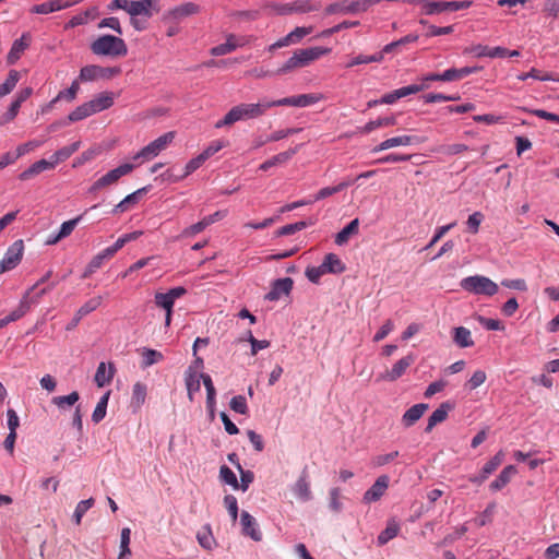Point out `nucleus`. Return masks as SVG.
Returning <instances> with one entry per match:
<instances>
[{
    "label": "nucleus",
    "mask_w": 559,
    "mask_h": 559,
    "mask_svg": "<svg viewBox=\"0 0 559 559\" xmlns=\"http://www.w3.org/2000/svg\"><path fill=\"white\" fill-rule=\"evenodd\" d=\"M472 5V1H430L424 4V12L427 15H433L443 11H459L467 9Z\"/></svg>",
    "instance_id": "f8f14e48"
},
{
    "label": "nucleus",
    "mask_w": 559,
    "mask_h": 559,
    "mask_svg": "<svg viewBox=\"0 0 559 559\" xmlns=\"http://www.w3.org/2000/svg\"><path fill=\"white\" fill-rule=\"evenodd\" d=\"M115 94L112 92H103L90 100L93 114L100 112L114 105Z\"/></svg>",
    "instance_id": "393cba45"
},
{
    "label": "nucleus",
    "mask_w": 559,
    "mask_h": 559,
    "mask_svg": "<svg viewBox=\"0 0 559 559\" xmlns=\"http://www.w3.org/2000/svg\"><path fill=\"white\" fill-rule=\"evenodd\" d=\"M428 409V404L419 403L413 405L411 408H408L403 417L402 423L405 427L413 426L416 421H418L421 416L425 414V412Z\"/></svg>",
    "instance_id": "bb28decb"
},
{
    "label": "nucleus",
    "mask_w": 559,
    "mask_h": 559,
    "mask_svg": "<svg viewBox=\"0 0 559 559\" xmlns=\"http://www.w3.org/2000/svg\"><path fill=\"white\" fill-rule=\"evenodd\" d=\"M331 52L330 48L325 47H309L304 49H297L294 51L281 68L277 69L276 74H287L296 69L305 68L311 64L313 61Z\"/></svg>",
    "instance_id": "f257e3e1"
},
{
    "label": "nucleus",
    "mask_w": 559,
    "mask_h": 559,
    "mask_svg": "<svg viewBox=\"0 0 559 559\" xmlns=\"http://www.w3.org/2000/svg\"><path fill=\"white\" fill-rule=\"evenodd\" d=\"M418 39V35L415 34H408L399 40L392 41L390 44H386L380 52H382V58L384 57V53H390L394 51L397 47H401L406 44L415 43Z\"/></svg>",
    "instance_id": "09e8293b"
},
{
    "label": "nucleus",
    "mask_w": 559,
    "mask_h": 559,
    "mask_svg": "<svg viewBox=\"0 0 559 559\" xmlns=\"http://www.w3.org/2000/svg\"><path fill=\"white\" fill-rule=\"evenodd\" d=\"M423 83L427 84L429 81H444V82H452L455 81V74L453 71V68L445 70L442 73H431L423 79Z\"/></svg>",
    "instance_id": "4d7b16f0"
},
{
    "label": "nucleus",
    "mask_w": 559,
    "mask_h": 559,
    "mask_svg": "<svg viewBox=\"0 0 559 559\" xmlns=\"http://www.w3.org/2000/svg\"><path fill=\"white\" fill-rule=\"evenodd\" d=\"M204 156L200 153L197 157L190 159L186 166L185 171L180 176H177L174 181L182 180L183 178L188 177L192 173H194L197 169H199L204 163H205Z\"/></svg>",
    "instance_id": "a18cd8bd"
},
{
    "label": "nucleus",
    "mask_w": 559,
    "mask_h": 559,
    "mask_svg": "<svg viewBox=\"0 0 559 559\" xmlns=\"http://www.w3.org/2000/svg\"><path fill=\"white\" fill-rule=\"evenodd\" d=\"M121 72L119 67H100L96 64L85 66L80 70L79 80L81 82H94L99 79L108 80Z\"/></svg>",
    "instance_id": "1a4fd4ad"
},
{
    "label": "nucleus",
    "mask_w": 559,
    "mask_h": 559,
    "mask_svg": "<svg viewBox=\"0 0 559 559\" xmlns=\"http://www.w3.org/2000/svg\"><path fill=\"white\" fill-rule=\"evenodd\" d=\"M81 146V142L76 141L70 145L63 146L60 150L56 151L51 156L50 160L53 163L56 167L59 163L67 160L73 153H75Z\"/></svg>",
    "instance_id": "473e14b6"
},
{
    "label": "nucleus",
    "mask_w": 559,
    "mask_h": 559,
    "mask_svg": "<svg viewBox=\"0 0 559 559\" xmlns=\"http://www.w3.org/2000/svg\"><path fill=\"white\" fill-rule=\"evenodd\" d=\"M299 147H300V145H297V146H295L293 148H289L286 152H282V153L277 154V155H274L270 159H267L264 163H262L259 168L261 170H263V171H266L271 167H274L276 165H282V164L287 163L298 152Z\"/></svg>",
    "instance_id": "a878e982"
},
{
    "label": "nucleus",
    "mask_w": 559,
    "mask_h": 559,
    "mask_svg": "<svg viewBox=\"0 0 559 559\" xmlns=\"http://www.w3.org/2000/svg\"><path fill=\"white\" fill-rule=\"evenodd\" d=\"M130 540H131V530L129 527H123L121 530L120 535V552L117 559H130L131 550H130Z\"/></svg>",
    "instance_id": "a19ab883"
},
{
    "label": "nucleus",
    "mask_w": 559,
    "mask_h": 559,
    "mask_svg": "<svg viewBox=\"0 0 559 559\" xmlns=\"http://www.w3.org/2000/svg\"><path fill=\"white\" fill-rule=\"evenodd\" d=\"M104 261L105 260L103 259V257L99 253H97L95 257H93V259L90 261V263L85 267V270L82 274V278H88L92 274H94L98 269L102 267Z\"/></svg>",
    "instance_id": "69168bd1"
},
{
    "label": "nucleus",
    "mask_w": 559,
    "mask_h": 559,
    "mask_svg": "<svg viewBox=\"0 0 559 559\" xmlns=\"http://www.w3.org/2000/svg\"><path fill=\"white\" fill-rule=\"evenodd\" d=\"M312 27L298 26L284 36L287 46L296 45L302 40L304 37L311 34Z\"/></svg>",
    "instance_id": "37998d69"
},
{
    "label": "nucleus",
    "mask_w": 559,
    "mask_h": 559,
    "mask_svg": "<svg viewBox=\"0 0 559 559\" xmlns=\"http://www.w3.org/2000/svg\"><path fill=\"white\" fill-rule=\"evenodd\" d=\"M518 473L516 467L514 465H508L506 466L498 477L491 481L490 489L493 491L501 490L503 487H506L511 478Z\"/></svg>",
    "instance_id": "7c9ffc66"
},
{
    "label": "nucleus",
    "mask_w": 559,
    "mask_h": 559,
    "mask_svg": "<svg viewBox=\"0 0 559 559\" xmlns=\"http://www.w3.org/2000/svg\"><path fill=\"white\" fill-rule=\"evenodd\" d=\"M91 50L96 56L124 57L128 53V47L124 40L119 36L102 35L91 44Z\"/></svg>",
    "instance_id": "f03ea898"
},
{
    "label": "nucleus",
    "mask_w": 559,
    "mask_h": 559,
    "mask_svg": "<svg viewBox=\"0 0 559 559\" xmlns=\"http://www.w3.org/2000/svg\"><path fill=\"white\" fill-rule=\"evenodd\" d=\"M201 7L194 2H185L165 12L163 21L168 23H179L183 19L199 14Z\"/></svg>",
    "instance_id": "9b49d317"
},
{
    "label": "nucleus",
    "mask_w": 559,
    "mask_h": 559,
    "mask_svg": "<svg viewBox=\"0 0 559 559\" xmlns=\"http://www.w3.org/2000/svg\"><path fill=\"white\" fill-rule=\"evenodd\" d=\"M263 107L261 102L257 104H239L237 106H234L225 116L223 119L218 120L215 123L216 129H221L227 126H231L235 122L241 121V120H248V119H254L258 117L263 116Z\"/></svg>",
    "instance_id": "7ed1b4c3"
},
{
    "label": "nucleus",
    "mask_w": 559,
    "mask_h": 559,
    "mask_svg": "<svg viewBox=\"0 0 559 559\" xmlns=\"http://www.w3.org/2000/svg\"><path fill=\"white\" fill-rule=\"evenodd\" d=\"M271 9L278 15L302 14L318 11L320 3L312 2L311 0H295L287 3H273Z\"/></svg>",
    "instance_id": "0eeeda50"
},
{
    "label": "nucleus",
    "mask_w": 559,
    "mask_h": 559,
    "mask_svg": "<svg viewBox=\"0 0 559 559\" xmlns=\"http://www.w3.org/2000/svg\"><path fill=\"white\" fill-rule=\"evenodd\" d=\"M221 479L231 486L234 489H239V483L235 473L226 465H223L219 469Z\"/></svg>",
    "instance_id": "13d9d810"
},
{
    "label": "nucleus",
    "mask_w": 559,
    "mask_h": 559,
    "mask_svg": "<svg viewBox=\"0 0 559 559\" xmlns=\"http://www.w3.org/2000/svg\"><path fill=\"white\" fill-rule=\"evenodd\" d=\"M156 0H128L124 10L130 15V24L138 32H142L147 26V20L153 16V7Z\"/></svg>",
    "instance_id": "20e7f679"
},
{
    "label": "nucleus",
    "mask_w": 559,
    "mask_h": 559,
    "mask_svg": "<svg viewBox=\"0 0 559 559\" xmlns=\"http://www.w3.org/2000/svg\"><path fill=\"white\" fill-rule=\"evenodd\" d=\"M99 15L98 7L94 5L79 14L73 15L66 24L64 29L74 28L76 26L85 25L91 21H94Z\"/></svg>",
    "instance_id": "4be33fe9"
},
{
    "label": "nucleus",
    "mask_w": 559,
    "mask_h": 559,
    "mask_svg": "<svg viewBox=\"0 0 559 559\" xmlns=\"http://www.w3.org/2000/svg\"><path fill=\"white\" fill-rule=\"evenodd\" d=\"M53 163L50 159H40L32 164L27 169L19 175V178L23 181L29 180L33 177L39 175L43 171L53 169Z\"/></svg>",
    "instance_id": "b1692460"
},
{
    "label": "nucleus",
    "mask_w": 559,
    "mask_h": 559,
    "mask_svg": "<svg viewBox=\"0 0 559 559\" xmlns=\"http://www.w3.org/2000/svg\"><path fill=\"white\" fill-rule=\"evenodd\" d=\"M369 9L367 0H354L346 2V5L342 9V13L356 14L359 12H366Z\"/></svg>",
    "instance_id": "6e6d98bb"
},
{
    "label": "nucleus",
    "mask_w": 559,
    "mask_h": 559,
    "mask_svg": "<svg viewBox=\"0 0 559 559\" xmlns=\"http://www.w3.org/2000/svg\"><path fill=\"white\" fill-rule=\"evenodd\" d=\"M205 373H198L194 370L193 366H189L185 372V383L188 392V399L190 402H193L194 394L198 393L201 389V380L203 381V377Z\"/></svg>",
    "instance_id": "a211bd4d"
},
{
    "label": "nucleus",
    "mask_w": 559,
    "mask_h": 559,
    "mask_svg": "<svg viewBox=\"0 0 559 559\" xmlns=\"http://www.w3.org/2000/svg\"><path fill=\"white\" fill-rule=\"evenodd\" d=\"M35 301L29 298V292H26L22 297L19 307L11 311L8 316L0 319V329L4 328L7 324L14 322L21 319L31 308V302Z\"/></svg>",
    "instance_id": "aec40b11"
},
{
    "label": "nucleus",
    "mask_w": 559,
    "mask_h": 559,
    "mask_svg": "<svg viewBox=\"0 0 559 559\" xmlns=\"http://www.w3.org/2000/svg\"><path fill=\"white\" fill-rule=\"evenodd\" d=\"M503 461V452L499 451L492 459H490L481 469L479 481H484L487 477L495 472Z\"/></svg>",
    "instance_id": "c03bdc74"
},
{
    "label": "nucleus",
    "mask_w": 559,
    "mask_h": 559,
    "mask_svg": "<svg viewBox=\"0 0 559 559\" xmlns=\"http://www.w3.org/2000/svg\"><path fill=\"white\" fill-rule=\"evenodd\" d=\"M240 524L243 535L249 536L255 542H260L262 539V533L258 527V523L249 512H241Z\"/></svg>",
    "instance_id": "412c9836"
},
{
    "label": "nucleus",
    "mask_w": 559,
    "mask_h": 559,
    "mask_svg": "<svg viewBox=\"0 0 559 559\" xmlns=\"http://www.w3.org/2000/svg\"><path fill=\"white\" fill-rule=\"evenodd\" d=\"M203 384L206 390V408L209 411L210 417L213 419L215 416L216 390L210 376L203 377Z\"/></svg>",
    "instance_id": "2f4dec72"
},
{
    "label": "nucleus",
    "mask_w": 559,
    "mask_h": 559,
    "mask_svg": "<svg viewBox=\"0 0 559 559\" xmlns=\"http://www.w3.org/2000/svg\"><path fill=\"white\" fill-rule=\"evenodd\" d=\"M460 286L463 290L474 294L484 295L491 297L499 290V286L491 281L489 277L484 275H473L464 277L460 282Z\"/></svg>",
    "instance_id": "39448f33"
},
{
    "label": "nucleus",
    "mask_w": 559,
    "mask_h": 559,
    "mask_svg": "<svg viewBox=\"0 0 559 559\" xmlns=\"http://www.w3.org/2000/svg\"><path fill=\"white\" fill-rule=\"evenodd\" d=\"M390 478L388 475L379 476L372 486L364 493L362 501L372 503L381 499L389 487Z\"/></svg>",
    "instance_id": "2eb2a0df"
},
{
    "label": "nucleus",
    "mask_w": 559,
    "mask_h": 559,
    "mask_svg": "<svg viewBox=\"0 0 559 559\" xmlns=\"http://www.w3.org/2000/svg\"><path fill=\"white\" fill-rule=\"evenodd\" d=\"M94 115L91 108L90 102H86L80 106H78L73 111H71L68 116V120L70 122H75L83 120L90 116Z\"/></svg>",
    "instance_id": "49530a36"
},
{
    "label": "nucleus",
    "mask_w": 559,
    "mask_h": 559,
    "mask_svg": "<svg viewBox=\"0 0 559 559\" xmlns=\"http://www.w3.org/2000/svg\"><path fill=\"white\" fill-rule=\"evenodd\" d=\"M294 282L290 277L278 278L273 282L271 290L265 295V299L276 301L283 296L289 295L293 289Z\"/></svg>",
    "instance_id": "dca6fc26"
},
{
    "label": "nucleus",
    "mask_w": 559,
    "mask_h": 559,
    "mask_svg": "<svg viewBox=\"0 0 559 559\" xmlns=\"http://www.w3.org/2000/svg\"><path fill=\"white\" fill-rule=\"evenodd\" d=\"M292 491L295 495V497L302 502H307L312 499L310 481L308 479V473L306 469L301 472L299 478L292 487Z\"/></svg>",
    "instance_id": "6ab92c4d"
},
{
    "label": "nucleus",
    "mask_w": 559,
    "mask_h": 559,
    "mask_svg": "<svg viewBox=\"0 0 559 559\" xmlns=\"http://www.w3.org/2000/svg\"><path fill=\"white\" fill-rule=\"evenodd\" d=\"M348 182H341L338 183L337 186H334V187H325V188H322L318 191V193L313 197V199H311L312 203L313 202H317V201H320L322 199H325L330 195H333L335 193H338L341 192L342 190H344L345 188L348 187Z\"/></svg>",
    "instance_id": "603ef678"
},
{
    "label": "nucleus",
    "mask_w": 559,
    "mask_h": 559,
    "mask_svg": "<svg viewBox=\"0 0 559 559\" xmlns=\"http://www.w3.org/2000/svg\"><path fill=\"white\" fill-rule=\"evenodd\" d=\"M142 358V367L147 368L154 364L162 361L164 356L160 352L156 349L143 348Z\"/></svg>",
    "instance_id": "8fccbe9b"
},
{
    "label": "nucleus",
    "mask_w": 559,
    "mask_h": 559,
    "mask_svg": "<svg viewBox=\"0 0 559 559\" xmlns=\"http://www.w3.org/2000/svg\"><path fill=\"white\" fill-rule=\"evenodd\" d=\"M453 342L461 348L474 345L471 331L464 326H457L453 330Z\"/></svg>",
    "instance_id": "72a5a7b5"
},
{
    "label": "nucleus",
    "mask_w": 559,
    "mask_h": 559,
    "mask_svg": "<svg viewBox=\"0 0 559 559\" xmlns=\"http://www.w3.org/2000/svg\"><path fill=\"white\" fill-rule=\"evenodd\" d=\"M229 406L234 412L240 415H247L248 413L247 400L243 395L234 396L230 400Z\"/></svg>",
    "instance_id": "0e129e2a"
},
{
    "label": "nucleus",
    "mask_w": 559,
    "mask_h": 559,
    "mask_svg": "<svg viewBox=\"0 0 559 559\" xmlns=\"http://www.w3.org/2000/svg\"><path fill=\"white\" fill-rule=\"evenodd\" d=\"M465 55H473L476 58L489 57V58H506L508 49L504 47H489L486 45L477 44L471 47H466L463 50Z\"/></svg>",
    "instance_id": "ddd939ff"
},
{
    "label": "nucleus",
    "mask_w": 559,
    "mask_h": 559,
    "mask_svg": "<svg viewBox=\"0 0 559 559\" xmlns=\"http://www.w3.org/2000/svg\"><path fill=\"white\" fill-rule=\"evenodd\" d=\"M396 124V117L390 116V117H381L376 120H371L368 123H366L361 129V133H370L376 129L379 128H385V127H392Z\"/></svg>",
    "instance_id": "c9c22d12"
},
{
    "label": "nucleus",
    "mask_w": 559,
    "mask_h": 559,
    "mask_svg": "<svg viewBox=\"0 0 559 559\" xmlns=\"http://www.w3.org/2000/svg\"><path fill=\"white\" fill-rule=\"evenodd\" d=\"M175 132L169 131L158 136L147 145H145L142 150H140L134 156V160H140V163L148 162L156 157L160 152L167 148V146L174 141Z\"/></svg>",
    "instance_id": "423d86ee"
},
{
    "label": "nucleus",
    "mask_w": 559,
    "mask_h": 559,
    "mask_svg": "<svg viewBox=\"0 0 559 559\" xmlns=\"http://www.w3.org/2000/svg\"><path fill=\"white\" fill-rule=\"evenodd\" d=\"M94 499L90 498L86 500H82L76 504L73 513V520L75 524H81L82 518L94 506Z\"/></svg>",
    "instance_id": "864d4df0"
},
{
    "label": "nucleus",
    "mask_w": 559,
    "mask_h": 559,
    "mask_svg": "<svg viewBox=\"0 0 559 559\" xmlns=\"http://www.w3.org/2000/svg\"><path fill=\"white\" fill-rule=\"evenodd\" d=\"M115 374V367L112 364L100 362L95 373V382L97 386L103 388L110 383Z\"/></svg>",
    "instance_id": "cd10ccee"
},
{
    "label": "nucleus",
    "mask_w": 559,
    "mask_h": 559,
    "mask_svg": "<svg viewBox=\"0 0 559 559\" xmlns=\"http://www.w3.org/2000/svg\"><path fill=\"white\" fill-rule=\"evenodd\" d=\"M197 539L201 547L204 549H212L214 545V538L209 526L204 527L203 531L198 532Z\"/></svg>",
    "instance_id": "bf43d9fd"
},
{
    "label": "nucleus",
    "mask_w": 559,
    "mask_h": 559,
    "mask_svg": "<svg viewBox=\"0 0 559 559\" xmlns=\"http://www.w3.org/2000/svg\"><path fill=\"white\" fill-rule=\"evenodd\" d=\"M237 469L240 473L239 488L242 491H246L249 488L250 484L253 481L254 475L251 471L243 469L240 463H237Z\"/></svg>",
    "instance_id": "338daca9"
},
{
    "label": "nucleus",
    "mask_w": 559,
    "mask_h": 559,
    "mask_svg": "<svg viewBox=\"0 0 559 559\" xmlns=\"http://www.w3.org/2000/svg\"><path fill=\"white\" fill-rule=\"evenodd\" d=\"M415 360H416V357L414 354L406 355L405 357L397 360L393 365L391 370H388L384 373H382L380 376V379L391 381V382L396 381L399 378H401L406 372V370L415 362Z\"/></svg>",
    "instance_id": "4468645a"
},
{
    "label": "nucleus",
    "mask_w": 559,
    "mask_h": 559,
    "mask_svg": "<svg viewBox=\"0 0 559 559\" xmlns=\"http://www.w3.org/2000/svg\"><path fill=\"white\" fill-rule=\"evenodd\" d=\"M134 168L132 164H122L115 169L109 170L107 174L98 178L90 188V192L94 193L112 185H116L119 179L130 174Z\"/></svg>",
    "instance_id": "6e6552de"
},
{
    "label": "nucleus",
    "mask_w": 559,
    "mask_h": 559,
    "mask_svg": "<svg viewBox=\"0 0 559 559\" xmlns=\"http://www.w3.org/2000/svg\"><path fill=\"white\" fill-rule=\"evenodd\" d=\"M154 301L158 308L164 309L166 312H173L175 301L167 295V293H156Z\"/></svg>",
    "instance_id": "052dcab7"
},
{
    "label": "nucleus",
    "mask_w": 559,
    "mask_h": 559,
    "mask_svg": "<svg viewBox=\"0 0 559 559\" xmlns=\"http://www.w3.org/2000/svg\"><path fill=\"white\" fill-rule=\"evenodd\" d=\"M453 408L454 404L451 402L441 403L440 406L437 409H435L432 414L429 416L427 427L425 430L429 432L436 425L444 421L448 417L449 412L452 411Z\"/></svg>",
    "instance_id": "5701e85b"
},
{
    "label": "nucleus",
    "mask_w": 559,
    "mask_h": 559,
    "mask_svg": "<svg viewBox=\"0 0 559 559\" xmlns=\"http://www.w3.org/2000/svg\"><path fill=\"white\" fill-rule=\"evenodd\" d=\"M79 81V79L74 80L69 88L60 91L57 95V99H67L68 102L74 100L80 90Z\"/></svg>",
    "instance_id": "e2e57ef3"
},
{
    "label": "nucleus",
    "mask_w": 559,
    "mask_h": 559,
    "mask_svg": "<svg viewBox=\"0 0 559 559\" xmlns=\"http://www.w3.org/2000/svg\"><path fill=\"white\" fill-rule=\"evenodd\" d=\"M144 192H146V188H141L127 195L112 209V214L122 213L129 210L131 205H134L138 202L139 197Z\"/></svg>",
    "instance_id": "58836bf2"
},
{
    "label": "nucleus",
    "mask_w": 559,
    "mask_h": 559,
    "mask_svg": "<svg viewBox=\"0 0 559 559\" xmlns=\"http://www.w3.org/2000/svg\"><path fill=\"white\" fill-rule=\"evenodd\" d=\"M326 273L338 274L345 271L342 260L334 253H328L321 263Z\"/></svg>",
    "instance_id": "f704fd0d"
},
{
    "label": "nucleus",
    "mask_w": 559,
    "mask_h": 559,
    "mask_svg": "<svg viewBox=\"0 0 559 559\" xmlns=\"http://www.w3.org/2000/svg\"><path fill=\"white\" fill-rule=\"evenodd\" d=\"M103 302L102 296H95L88 299L84 305L79 308L80 316H87L88 313L95 311Z\"/></svg>",
    "instance_id": "680f3d73"
},
{
    "label": "nucleus",
    "mask_w": 559,
    "mask_h": 559,
    "mask_svg": "<svg viewBox=\"0 0 559 559\" xmlns=\"http://www.w3.org/2000/svg\"><path fill=\"white\" fill-rule=\"evenodd\" d=\"M63 9V0H51L33 5L31 12L34 14H49Z\"/></svg>",
    "instance_id": "e433bc0d"
},
{
    "label": "nucleus",
    "mask_w": 559,
    "mask_h": 559,
    "mask_svg": "<svg viewBox=\"0 0 559 559\" xmlns=\"http://www.w3.org/2000/svg\"><path fill=\"white\" fill-rule=\"evenodd\" d=\"M413 140H414V138L411 135H400V136L390 138V139L382 141L379 145L373 147L372 153H378V152L385 151V150H389V148H392L395 146H401V145L406 146V145L412 144Z\"/></svg>",
    "instance_id": "c756f323"
},
{
    "label": "nucleus",
    "mask_w": 559,
    "mask_h": 559,
    "mask_svg": "<svg viewBox=\"0 0 559 559\" xmlns=\"http://www.w3.org/2000/svg\"><path fill=\"white\" fill-rule=\"evenodd\" d=\"M382 61V52H378L370 56L359 55L349 59V61L345 64L346 68H353L359 64H367L371 62H381Z\"/></svg>",
    "instance_id": "de8ad7c7"
},
{
    "label": "nucleus",
    "mask_w": 559,
    "mask_h": 559,
    "mask_svg": "<svg viewBox=\"0 0 559 559\" xmlns=\"http://www.w3.org/2000/svg\"><path fill=\"white\" fill-rule=\"evenodd\" d=\"M108 400H109V392H107L106 394H104L100 400L98 401L93 414H92V420L95 423V424H98L99 421H102L105 416H106V409H107V405H108Z\"/></svg>",
    "instance_id": "3c124183"
},
{
    "label": "nucleus",
    "mask_w": 559,
    "mask_h": 559,
    "mask_svg": "<svg viewBox=\"0 0 559 559\" xmlns=\"http://www.w3.org/2000/svg\"><path fill=\"white\" fill-rule=\"evenodd\" d=\"M80 399V395L76 391H73L72 393L68 395H61V396H55L52 399V404H55L59 408H64L66 406H72L74 405Z\"/></svg>",
    "instance_id": "5fc2aeb1"
},
{
    "label": "nucleus",
    "mask_w": 559,
    "mask_h": 559,
    "mask_svg": "<svg viewBox=\"0 0 559 559\" xmlns=\"http://www.w3.org/2000/svg\"><path fill=\"white\" fill-rule=\"evenodd\" d=\"M29 45V35L23 34L21 38L14 40L9 53H8V62L10 64L15 63L24 52V50Z\"/></svg>",
    "instance_id": "c85d7f7f"
},
{
    "label": "nucleus",
    "mask_w": 559,
    "mask_h": 559,
    "mask_svg": "<svg viewBox=\"0 0 559 559\" xmlns=\"http://www.w3.org/2000/svg\"><path fill=\"white\" fill-rule=\"evenodd\" d=\"M24 253V242L22 239L15 240L5 251L4 257L0 261V274L15 269Z\"/></svg>",
    "instance_id": "9d476101"
},
{
    "label": "nucleus",
    "mask_w": 559,
    "mask_h": 559,
    "mask_svg": "<svg viewBox=\"0 0 559 559\" xmlns=\"http://www.w3.org/2000/svg\"><path fill=\"white\" fill-rule=\"evenodd\" d=\"M247 40L243 37H237L234 34H229L226 37V41L224 44L211 48L210 53L214 57L224 56L233 52L238 47L245 46Z\"/></svg>",
    "instance_id": "f3484780"
},
{
    "label": "nucleus",
    "mask_w": 559,
    "mask_h": 559,
    "mask_svg": "<svg viewBox=\"0 0 559 559\" xmlns=\"http://www.w3.org/2000/svg\"><path fill=\"white\" fill-rule=\"evenodd\" d=\"M400 532V525L395 522L388 523L386 527L378 535L377 543L379 546H383L391 539L397 536Z\"/></svg>",
    "instance_id": "ea45409f"
},
{
    "label": "nucleus",
    "mask_w": 559,
    "mask_h": 559,
    "mask_svg": "<svg viewBox=\"0 0 559 559\" xmlns=\"http://www.w3.org/2000/svg\"><path fill=\"white\" fill-rule=\"evenodd\" d=\"M399 456V451H393L386 454H379L372 457L371 465L373 467H381L389 463H391L394 459Z\"/></svg>",
    "instance_id": "774afa93"
},
{
    "label": "nucleus",
    "mask_w": 559,
    "mask_h": 559,
    "mask_svg": "<svg viewBox=\"0 0 559 559\" xmlns=\"http://www.w3.org/2000/svg\"><path fill=\"white\" fill-rule=\"evenodd\" d=\"M19 81H20V72L16 70H10L8 78L0 85V98L10 94L15 88Z\"/></svg>",
    "instance_id": "79ce46f5"
},
{
    "label": "nucleus",
    "mask_w": 559,
    "mask_h": 559,
    "mask_svg": "<svg viewBox=\"0 0 559 559\" xmlns=\"http://www.w3.org/2000/svg\"><path fill=\"white\" fill-rule=\"evenodd\" d=\"M359 221L358 218L349 222L342 230H340L335 236V243L338 246L345 245L349 237L354 234L358 233Z\"/></svg>",
    "instance_id": "4c0bfd02"
}]
</instances>
